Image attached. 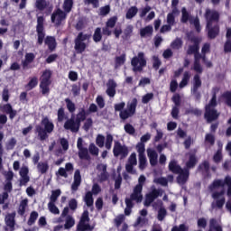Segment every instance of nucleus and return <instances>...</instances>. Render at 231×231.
<instances>
[{"label":"nucleus","instance_id":"nucleus-1","mask_svg":"<svg viewBox=\"0 0 231 231\" xmlns=\"http://www.w3.org/2000/svg\"><path fill=\"white\" fill-rule=\"evenodd\" d=\"M225 185L227 186V196L231 197V177L226 176L225 180H216L209 186L213 191L212 198L215 199L217 208H223L225 205Z\"/></svg>","mask_w":231,"mask_h":231},{"label":"nucleus","instance_id":"nucleus-2","mask_svg":"<svg viewBox=\"0 0 231 231\" xmlns=\"http://www.w3.org/2000/svg\"><path fill=\"white\" fill-rule=\"evenodd\" d=\"M125 107V102H121L115 104L114 109L116 113L119 112V117L121 120H127V118H131V116H134L136 115V107H138V99L134 97L130 103H127V107Z\"/></svg>","mask_w":231,"mask_h":231},{"label":"nucleus","instance_id":"nucleus-3","mask_svg":"<svg viewBox=\"0 0 231 231\" xmlns=\"http://www.w3.org/2000/svg\"><path fill=\"white\" fill-rule=\"evenodd\" d=\"M217 93H219V88H214L212 90V98L209 100L208 104L206 105L205 109V118L208 122V124H211V122H216L217 118H219V116L221 115L217 110L216 109L217 106Z\"/></svg>","mask_w":231,"mask_h":231},{"label":"nucleus","instance_id":"nucleus-4","mask_svg":"<svg viewBox=\"0 0 231 231\" xmlns=\"http://www.w3.org/2000/svg\"><path fill=\"white\" fill-rule=\"evenodd\" d=\"M41 125H37L35 126V133H37L38 138H40L41 142H44V140H48L50 136L48 134H51V133H53L55 125H53V122H51L48 116L42 119Z\"/></svg>","mask_w":231,"mask_h":231},{"label":"nucleus","instance_id":"nucleus-5","mask_svg":"<svg viewBox=\"0 0 231 231\" xmlns=\"http://www.w3.org/2000/svg\"><path fill=\"white\" fill-rule=\"evenodd\" d=\"M88 39H91V34H84L82 32H79L74 39V50L77 55H82V53L86 51L88 44L84 42L88 41Z\"/></svg>","mask_w":231,"mask_h":231},{"label":"nucleus","instance_id":"nucleus-6","mask_svg":"<svg viewBox=\"0 0 231 231\" xmlns=\"http://www.w3.org/2000/svg\"><path fill=\"white\" fill-rule=\"evenodd\" d=\"M51 75L53 73L51 69H45L40 78V89L42 95H50V86H51Z\"/></svg>","mask_w":231,"mask_h":231},{"label":"nucleus","instance_id":"nucleus-7","mask_svg":"<svg viewBox=\"0 0 231 231\" xmlns=\"http://www.w3.org/2000/svg\"><path fill=\"white\" fill-rule=\"evenodd\" d=\"M131 65L133 66V71H143V68L147 66V60H145V54L143 52H139L137 56H134L131 60Z\"/></svg>","mask_w":231,"mask_h":231},{"label":"nucleus","instance_id":"nucleus-8","mask_svg":"<svg viewBox=\"0 0 231 231\" xmlns=\"http://www.w3.org/2000/svg\"><path fill=\"white\" fill-rule=\"evenodd\" d=\"M36 33L38 37L37 44L39 46H42V42H44V39H46V31L44 29V16L37 17Z\"/></svg>","mask_w":231,"mask_h":231},{"label":"nucleus","instance_id":"nucleus-9","mask_svg":"<svg viewBox=\"0 0 231 231\" xmlns=\"http://www.w3.org/2000/svg\"><path fill=\"white\" fill-rule=\"evenodd\" d=\"M113 153L116 158L121 156V160H124V158H127L129 155V148L126 145H122L121 142L116 141L113 148Z\"/></svg>","mask_w":231,"mask_h":231},{"label":"nucleus","instance_id":"nucleus-10","mask_svg":"<svg viewBox=\"0 0 231 231\" xmlns=\"http://www.w3.org/2000/svg\"><path fill=\"white\" fill-rule=\"evenodd\" d=\"M66 19H68V14L60 8L56 9L51 16V23L56 24V26H60Z\"/></svg>","mask_w":231,"mask_h":231},{"label":"nucleus","instance_id":"nucleus-11","mask_svg":"<svg viewBox=\"0 0 231 231\" xmlns=\"http://www.w3.org/2000/svg\"><path fill=\"white\" fill-rule=\"evenodd\" d=\"M146 178L143 175H141L138 179V184L134 188L132 193V199H143V195H142V190H143V184L145 183Z\"/></svg>","mask_w":231,"mask_h":231},{"label":"nucleus","instance_id":"nucleus-12","mask_svg":"<svg viewBox=\"0 0 231 231\" xmlns=\"http://www.w3.org/2000/svg\"><path fill=\"white\" fill-rule=\"evenodd\" d=\"M84 140L82 137L78 138L77 147H78V156L79 160H91V156L89 155V152L87 147H84Z\"/></svg>","mask_w":231,"mask_h":231},{"label":"nucleus","instance_id":"nucleus-13","mask_svg":"<svg viewBox=\"0 0 231 231\" xmlns=\"http://www.w3.org/2000/svg\"><path fill=\"white\" fill-rule=\"evenodd\" d=\"M201 88V79L199 74H196L193 78V87L191 88V95H193L195 100L199 102L201 100V93L198 90Z\"/></svg>","mask_w":231,"mask_h":231},{"label":"nucleus","instance_id":"nucleus-14","mask_svg":"<svg viewBox=\"0 0 231 231\" xmlns=\"http://www.w3.org/2000/svg\"><path fill=\"white\" fill-rule=\"evenodd\" d=\"M205 18L207 21V25L208 27L214 23H219V12L216 10L206 9Z\"/></svg>","mask_w":231,"mask_h":231},{"label":"nucleus","instance_id":"nucleus-15","mask_svg":"<svg viewBox=\"0 0 231 231\" xmlns=\"http://www.w3.org/2000/svg\"><path fill=\"white\" fill-rule=\"evenodd\" d=\"M63 127L66 131H71V133H79L80 131V125L73 116L66 120Z\"/></svg>","mask_w":231,"mask_h":231},{"label":"nucleus","instance_id":"nucleus-16","mask_svg":"<svg viewBox=\"0 0 231 231\" xmlns=\"http://www.w3.org/2000/svg\"><path fill=\"white\" fill-rule=\"evenodd\" d=\"M135 165H138V161L136 159V152H133L128 158V162L125 164L126 172L128 174H136Z\"/></svg>","mask_w":231,"mask_h":231},{"label":"nucleus","instance_id":"nucleus-17","mask_svg":"<svg viewBox=\"0 0 231 231\" xmlns=\"http://www.w3.org/2000/svg\"><path fill=\"white\" fill-rule=\"evenodd\" d=\"M162 190L156 189L146 194L144 207H150V205L154 202V199H157V198L162 196Z\"/></svg>","mask_w":231,"mask_h":231},{"label":"nucleus","instance_id":"nucleus-18","mask_svg":"<svg viewBox=\"0 0 231 231\" xmlns=\"http://www.w3.org/2000/svg\"><path fill=\"white\" fill-rule=\"evenodd\" d=\"M189 41L193 42V45H190L187 51L188 55H196L199 53V38L192 36L189 38Z\"/></svg>","mask_w":231,"mask_h":231},{"label":"nucleus","instance_id":"nucleus-19","mask_svg":"<svg viewBox=\"0 0 231 231\" xmlns=\"http://www.w3.org/2000/svg\"><path fill=\"white\" fill-rule=\"evenodd\" d=\"M143 199H141L140 200L138 199H133V195H130V198H125V203L126 205V208H125V215L131 216V212L133 210V207H134V203L133 201H136L137 203H142Z\"/></svg>","mask_w":231,"mask_h":231},{"label":"nucleus","instance_id":"nucleus-20","mask_svg":"<svg viewBox=\"0 0 231 231\" xmlns=\"http://www.w3.org/2000/svg\"><path fill=\"white\" fill-rule=\"evenodd\" d=\"M35 8L38 9L39 12H44V10H47L46 15H50L52 10V7H50V2L46 0H36Z\"/></svg>","mask_w":231,"mask_h":231},{"label":"nucleus","instance_id":"nucleus-21","mask_svg":"<svg viewBox=\"0 0 231 231\" xmlns=\"http://www.w3.org/2000/svg\"><path fill=\"white\" fill-rule=\"evenodd\" d=\"M88 116H89V112H88L86 110V107L83 106L79 108V112L76 115L75 120L78 122L79 125H81L82 122H86Z\"/></svg>","mask_w":231,"mask_h":231},{"label":"nucleus","instance_id":"nucleus-22","mask_svg":"<svg viewBox=\"0 0 231 231\" xmlns=\"http://www.w3.org/2000/svg\"><path fill=\"white\" fill-rule=\"evenodd\" d=\"M1 112L9 115L10 120H14L17 116V110H14L11 104L7 103L1 107Z\"/></svg>","mask_w":231,"mask_h":231},{"label":"nucleus","instance_id":"nucleus-23","mask_svg":"<svg viewBox=\"0 0 231 231\" xmlns=\"http://www.w3.org/2000/svg\"><path fill=\"white\" fill-rule=\"evenodd\" d=\"M15 211H14L13 213H8L5 217V225L9 226L11 231L15 230Z\"/></svg>","mask_w":231,"mask_h":231},{"label":"nucleus","instance_id":"nucleus-24","mask_svg":"<svg viewBox=\"0 0 231 231\" xmlns=\"http://www.w3.org/2000/svg\"><path fill=\"white\" fill-rule=\"evenodd\" d=\"M179 176L177 177L178 183H180L181 185H185L187 181H189V176L190 172L189 171V169L181 170L180 172L178 173Z\"/></svg>","mask_w":231,"mask_h":231},{"label":"nucleus","instance_id":"nucleus-25","mask_svg":"<svg viewBox=\"0 0 231 231\" xmlns=\"http://www.w3.org/2000/svg\"><path fill=\"white\" fill-rule=\"evenodd\" d=\"M116 82L115 79H109L107 83L106 95H108L111 98L116 95Z\"/></svg>","mask_w":231,"mask_h":231},{"label":"nucleus","instance_id":"nucleus-26","mask_svg":"<svg viewBox=\"0 0 231 231\" xmlns=\"http://www.w3.org/2000/svg\"><path fill=\"white\" fill-rule=\"evenodd\" d=\"M208 30V37L209 39H216L217 35H219V25H214V23L211 24V26L208 27L207 25Z\"/></svg>","mask_w":231,"mask_h":231},{"label":"nucleus","instance_id":"nucleus-27","mask_svg":"<svg viewBox=\"0 0 231 231\" xmlns=\"http://www.w3.org/2000/svg\"><path fill=\"white\" fill-rule=\"evenodd\" d=\"M147 154L150 160V165H152V167H156V165H158V152L154 150L148 149Z\"/></svg>","mask_w":231,"mask_h":231},{"label":"nucleus","instance_id":"nucleus-28","mask_svg":"<svg viewBox=\"0 0 231 231\" xmlns=\"http://www.w3.org/2000/svg\"><path fill=\"white\" fill-rule=\"evenodd\" d=\"M44 43L48 46L50 51H55L57 48V40L53 36H47L44 40Z\"/></svg>","mask_w":231,"mask_h":231},{"label":"nucleus","instance_id":"nucleus-29","mask_svg":"<svg viewBox=\"0 0 231 231\" xmlns=\"http://www.w3.org/2000/svg\"><path fill=\"white\" fill-rule=\"evenodd\" d=\"M153 32L154 29L152 28V25H147L144 28L140 29V36L142 38L152 37Z\"/></svg>","mask_w":231,"mask_h":231},{"label":"nucleus","instance_id":"nucleus-30","mask_svg":"<svg viewBox=\"0 0 231 231\" xmlns=\"http://www.w3.org/2000/svg\"><path fill=\"white\" fill-rule=\"evenodd\" d=\"M183 169H181V166L178 164V162L175 160L171 161L169 163V171L172 172L173 174H180Z\"/></svg>","mask_w":231,"mask_h":231},{"label":"nucleus","instance_id":"nucleus-31","mask_svg":"<svg viewBox=\"0 0 231 231\" xmlns=\"http://www.w3.org/2000/svg\"><path fill=\"white\" fill-rule=\"evenodd\" d=\"M189 161L186 162V169H194V167H196V163H198V159L196 158V154L195 153H189Z\"/></svg>","mask_w":231,"mask_h":231},{"label":"nucleus","instance_id":"nucleus-32","mask_svg":"<svg viewBox=\"0 0 231 231\" xmlns=\"http://www.w3.org/2000/svg\"><path fill=\"white\" fill-rule=\"evenodd\" d=\"M190 77H191L190 71H185L183 73L182 79H181V81L179 84V88H183L186 86H188L189 82L190 81Z\"/></svg>","mask_w":231,"mask_h":231},{"label":"nucleus","instance_id":"nucleus-33","mask_svg":"<svg viewBox=\"0 0 231 231\" xmlns=\"http://www.w3.org/2000/svg\"><path fill=\"white\" fill-rule=\"evenodd\" d=\"M138 14V7L136 5L131 6L125 14V19L131 20L134 17H136Z\"/></svg>","mask_w":231,"mask_h":231},{"label":"nucleus","instance_id":"nucleus-34","mask_svg":"<svg viewBox=\"0 0 231 231\" xmlns=\"http://www.w3.org/2000/svg\"><path fill=\"white\" fill-rule=\"evenodd\" d=\"M73 0H64L62 9L65 14H69L73 10Z\"/></svg>","mask_w":231,"mask_h":231},{"label":"nucleus","instance_id":"nucleus-35","mask_svg":"<svg viewBox=\"0 0 231 231\" xmlns=\"http://www.w3.org/2000/svg\"><path fill=\"white\" fill-rule=\"evenodd\" d=\"M102 37H103L102 28L97 27L95 29L93 36H92L94 42H96V43L100 42L102 41Z\"/></svg>","mask_w":231,"mask_h":231},{"label":"nucleus","instance_id":"nucleus-36","mask_svg":"<svg viewBox=\"0 0 231 231\" xmlns=\"http://www.w3.org/2000/svg\"><path fill=\"white\" fill-rule=\"evenodd\" d=\"M216 143V136L214 134H206L205 136V145L207 147H212Z\"/></svg>","mask_w":231,"mask_h":231},{"label":"nucleus","instance_id":"nucleus-37","mask_svg":"<svg viewBox=\"0 0 231 231\" xmlns=\"http://www.w3.org/2000/svg\"><path fill=\"white\" fill-rule=\"evenodd\" d=\"M39 84V79L37 77H33L30 79L28 84L25 85L26 91H32V89L37 88V85Z\"/></svg>","mask_w":231,"mask_h":231},{"label":"nucleus","instance_id":"nucleus-38","mask_svg":"<svg viewBox=\"0 0 231 231\" xmlns=\"http://www.w3.org/2000/svg\"><path fill=\"white\" fill-rule=\"evenodd\" d=\"M28 207V199H23L20 202L19 208H18V214L19 216H24L26 214V208Z\"/></svg>","mask_w":231,"mask_h":231},{"label":"nucleus","instance_id":"nucleus-39","mask_svg":"<svg viewBox=\"0 0 231 231\" xmlns=\"http://www.w3.org/2000/svg\"><path fill=\"white\" fill-rule=\"evenodd\" d=\"M39 217V213L37 211H32L30 214V217L27 221L28 226H32V225H35L37 218Z\"/></svg>","mask_w":231,"mask_h":231},{"label":"nucleus","instance_id":"nucleus-40","mask_svg":"<svg viewBox=\"0 0 231 231\" xmlns=\"http://www.w3.org/2000/svg\"><path fill=\"white\" fill-rule=\"evenodd\" d=\"M84 201L87 207H93L94 199H93V193L91 191H88L86 193Z\"/></svg>","mask_w":231,"mask_h":231},{"label":"nucleus","instance_id":"nucleus-41","mask_svg":"<svg viewBox=\"0 0 231 231\" xmlns=\"http://www.w3.org/2000/svg\"><path fill=\"white\" fill-rule=\"evenodd\" d=\"M37 169L41 174H46L50 169V165H48V162H39Z\"/></svg>","mask_w":231,"mask_h":231},{"label":"nucleus","instance_id":"nucleus-42","mask_svg":"<svg viewBox=\"0 0 231 231\" xmlns=\"http://www.w3.org/2000/svg\"><path fill=\"white\" fill-rule=\"evenodd\" d=\"M208 231H223L221 226L217 225L216 219L212 218L209 222V230Z\"/></svg>","mask_w":231,"mask_h":231},{"label":"nucleus","instance_id":"nucleus-43","mask_svg":"<svg viewBox=\"0 0 231 231\" xmlns=\"http://www.w3.org/2000/svg\"><path fill=\"white\" fill-rule=\"evenodd\" d=\"M181 14H182V16L180 19L181 23H189V21L190 22V18H192V16H190V14H189L187 8L183 7L181 9Z\"/></svg>","mask_w":231,"mask_h":231},{"label":"nucleus","instance_id":"nucleus-44","mask_svg":"<svg viewBox=\"0 0 231 231\" xmlns=\"http://www.w3.org/2000/svg\"><path fill=\"white\" fill-rule=\"evenodd\" d=\"M124 129L127 134H130V136H134L136 134V129H134V126L129 123L125 125Z\"/></svg>","mask_w":231,"mask_h":231},{"label":"nucleus","instance_id":"nucleus-45","mask_svg":"<svg viewBox=\"0 0 231 231\" xmlns=\"http://www.w3.org/2000/svg\"><path fill=\"white\" fill-rule=\"evenodd\" d=\"M116 23H118V16L115 15L106 21V26L108 28H115V26H116Z\"/></svg>","mask_w":231,"mask_h":231},{"label":"nucleus","instance_id":"nucleus-46","mask_svg":"<svg viewBox=\"0 0 231 231\" xmlns=\"http://www.w3.org/2000/svg\"><path fill=\"white\" fill-rule=\"evenodd\" d=\"M72 226H75V219L73 218V217L68 216L64 225V228L66 230H69V228H72Z\"/></svg>","mask_w":231,"mask_h":231},{"label":"nucleus","instance_id":"nucleus-47","mask_svg":"<svg viewBox=\"0 0 231 231\" xmlns=\"http://www.w3.org/2000/svg\"><path fill=\"white\" fill-rule=\"evenodd\" d=\"M60 194H61L60 189L52 190L51 195L50 197V203H56Z\"/></svg>","mask_w":231,"mask_h":231},{"label":"nucleus","instance_id":"nucleus-48","mask_svg":"<svg viewBox=\"0 0 231 231\" xmlns=\"http://www.w3.org/2000/svg\"><path fill=\"white\" fill-rule=\"evenodd\" d=\"M147 167V157L145 155H139V169L144 171Z\"/></svg>","mask_w":231,"mask_h":231},{"label":"nucleus","instance_id":"nucleus-49","mask_svg":"<svg viewBox=\"0 0 231 231\" xmlns=\"http://www.w3.org/2000/svg\"><path fill=\"white\" fill-rule=\"evenodd\" d=\"M189 23L193 24V26H195L196 31L199 33V32H201V25L199 24V18L196 17V18H190L189 19Z\"/></svg>","mask_w":231,"mask_h":231},{"label":"nucleus","instance_id":"nucleus-50","mask_svg":"<svg viewBox=\"0 0 231 231\" xmlns=\"http://www.w3.org/2000/svg\"><path fill=\"white\" fill-rule=\"evenodd\" d=\"M65 103L67 105V109L69 112L73 113L74 111H76L77 107L75 106V103H73L71 99L66 98Z\"/></svg>","mask_w":231,"mask_h":231},{"label":"nucleus","instance_id":"nucleus-51","mask_svg":"<svg viewBox=\"0 0 231 231\" xmlns=\"http://www.w3.org/2000/svg\"><path fill=\"white\" fill-rule=\"evenodd\" d=\"M57 116H58V122H64V120H66V113L64 112V107H60L58 109V113H57Z\"/></svg>","mask_w":231,"mask_h":231},{"label":"nucleus","instance_id":"nucleus-52","mask_svg":"<svg viewBox=\"0 0 231 231\" xmlns=\"http://www.w3.org/2000/svg\"><path fill=\"white\" fill-rule=\"evenodd\" d=\"M15 145H17V140L14 137H13L7 142L6 150L13 151V149H15Z\"/></svg>","mask_w":231,"mask_h":231},{"label":"nucleus","instance_id":"nucleus-53","mask_svg":"<svg viewBox=\"0 0 231 231\" xmlns=\"http://www.w3.org/2000/svg\"><path fill=\"white\" fill-rule=\"evenodd\" d=\"M133 35V25H127L124 31L123 39H130Z\"/></svg>","mask_w":231,"mask_h":231},{"label":"nucleus","instance_id":"nucleus-54","mask_svg":"<svg viewBox=\"0 0 231 231\" xmlns=\"http://www.w3.org/2000/svg\"><path fill=\"white\" fill-rule=\"evenodd\" d=\"M48 208L51 214H60V211L59 210V208L55 205V202H49L48 203Z\"/></svg>","mask_w":231,"mask_h":231},{"label":"nucleus","instance_id":"nucleus-55","mask_svg":"<svg viewBox=\"0 0 231 231\" xmlns=\"http://www.w3.org/2000/svg\"><path fill=\"white\" fill-rule=\"evenodd\" d=\"M136 149L139 156H145V143H138L136 145Z\"/></svg>","mask_w":231,"mask_h":231},{"label":"nucleus","instance_id":"nucleus-56","mask_svg":"<svg viewBox=\"0 0 231 231\" xmlns=\"http://www.w3.org/2000/svg\"><path fill=\"white\" fill-rule=\"evenodd\" d=\"M166 216H167V209H165V208H161L158 211L157 219L159 221H163Z\"/></svg>","mask_w":231,"mask_h":231},{"label":"nucleus","instance_id":"nucleus-57","mask_svg":"<svg viewBox=\"0 0 231 231\" xmlns=\"http://www.w3.org/2000/svg\"><path fill=\"white\" fill-rule=\"evenodd\" d=\"M71 93H72L73 97L80 96V83H79V85H77V84L72 85Z\"/></svg>","mask_w":231,"mask_h":231},{"label":"nucleus","instance_id":"nucleus-58","mask_svg":"<svg viewBox=\"0 0 231 231\" xmlns=\"http://www.w3.org/2000/svg\"><path fill=\"white\" fill-rule=\"evenodd\" d=\"M152 98H154V94L152 92L147 93L146 95L143 96L142 103L149 104V102H151V100H152Z\"/></svg>","mask_w":231,"mask_h":231},{"label":"nucleus","instance_id":"nucleus-59","mask_svg":"<svg viewBox=\"0 0 231 231\" xmlns=\"http://www.w3.org/2000/svg\"><path fill=\"white\" fill-rule=\"evenodd\" d=\"M123 64H125V54L116 57V66H123Z\"/></svg>","mask_w":231,"mask_h":231},{"label":"nucleus","instance_id":"nucleus-60","mask_svg":"<svg viewBox=\"0 0 231 231\" xmlns=\"http://www.w3.org/2000/svg\"><path fill=\"white\" fill-rule=\"evenodd\" d=\"M92 126H93V119L91 117L87 118L83 125L84 131H88V129H91Z\"/></svg>","mask_w":231,"mask_h":231},{"label":"nucleus","instance_id":"nucleus-61","mask_svg":"<svg viewBox=\"0 0 231 231\" xmlns=\"http://www.w3.org/2000/svg\"><path fill=\"white\" fill-rule=\"evenodd\" d=\"M104 142H106V137L102 134H98L96 138V143L100 148L104 147Z\"/></svg>","mask_w":231,"mask_h":231},{"label":"nucleus","instance_id":"nucleus-62","mask_svg":"<svg viewBox=\"0 0 231 231\" xmlns=\"http://www.w3.org/2000/svg\"><path fill=\"white\" fill-rule=\"evenodd\" d=\"M171 231H189V226L180 224L179 226H175L171 228Z\"/></svg>","mask_w":231,"mask_h":231},{"label":"nucleus","instance_id":"nucleus-63","mask_svg":"<svg viewBox=\"0 0 231 231\" xmlns=\"http://www.w3.org/2000/svg\"><path fill=\"white\" fill-rule=\"evenodd\" d=\"M78 230L79 231L93 230V227L88 223V224L83 223V224H79Z\"/></svg>","mask_w":231,"mask_h":231},{"label":"nucleus","instance_id":"nucleus-64","mask_svg":"<svg viewBox=\"0 0 231 231\" xmlns=\"http://www.w3.org/2000/svg\"><path fill=\"white\" fill-rule=\"evenodd\" d=\"M223 98L226 100V104L231 107V92L227 91L223 94Z\"/></svg>","mask_w":231,"mask_h":231}]
</instances>
